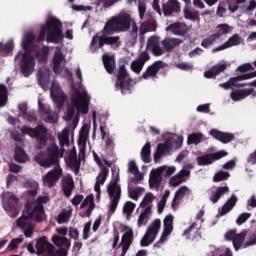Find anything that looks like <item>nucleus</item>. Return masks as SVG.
Returning <instances> with one entry per match:
<instances>
[{
	"label": "nucleus",
	"instance_id": "1",
	"mask_svg": "<svg viewBox=\"0 0 256 256\" xmlns=\"http://www.w3.org/2000/svg\"><path fill=\"white\" fill-rule=\"evenodd\" d=\"M36 163L41 167H51V165H55L54 169L50 170L44 177L43 183L46 187L55 186V183L61 179V175H63V169L59 166V148L50 146L47 148L46 152H40L35 157Z\"/></svg>",
	"mask_w": 256,
	"mask_h": 256
},
{
	"label": "nucleus",
	"instance_id": "2",
	"mask_svg": "<svg viewBox=\"0 0 256 256\" xmlns=\"http://www.w3.org/2000/svg\"><path fill=\"white\" fill-rule=\"evenodd\" d=\"M65 35H63V24L59 19L55 17H50L45 25L41 27L40 33L36 39L37 43H42V41H47V43H54V45H59L63 42Z\"/></svg>",
	"mask_w": 256,
	"mask_h": 256
},
{
	"label": "nucleus",
	"instance_id": "3",
	"mask_svg": "<svg viewBox=\"0 0 256 256\" xmlns=\"http://www.w3.org/2000/svg\"><path fill=\"white\" fill-rule=\"evenodd\" d=\"M133 17L128 13H120L108 20L103 28V33L113 35V33H127L131 29Z\"/></svg>",
	"mask_w": 256,
	"mask_h": 256
},
{
	"label": "nucleus",
	"instance_id": "4",
	"mask_svg": "<svg viewBox=\"0 0 256 256\" xmlns=\"http://www.w3.org/2000/svg\"><path fill=\"white\" fill-rule=\"evenodd\" d=\"M91 101V97L87 94V91L83 90L82 92L79 90L74 91V95L71 98L72 106H68L66 117L68 121H71L75 116V109L78 113H82V115H87L89 113V103Z\"/></svg>",
	"mask_w": 256,
	"mask_h": 256
},
{
	"label": "nucleus",
	"instance_id": "5",
	"mask_svg": "<svg viewBox=\"0 0 256 256\" xmlns=\"http://www.w3.org/2000/svg\"><path fill=\"white\" fill-rule=\"evenodd\" d=\"M175 171H177L175 166L167 165L152 169L150 172L149 186L151 189H159L161 183H163V177H171Z\"/></svg>",
	"mask_w": 256,
	"mask_h": 256
},
{
	"label": "nucleus",
	"instance_id": "6",
	"mask_svg": "<svg viewBox=\"0 0 256 256\" xmlns=\"http://www.w3.org/2000/svg\"><path fill=\"white\" fill-rule=\"evenodd\" d=\"M111 34H105L102 30V35L96 34L93 36L90 43L91 53H95L97 49H103L105 45H111L114 47H121V38L119 36H107Z\"/></svg>",
	"mask_w": 256,
	"mask_h": 256
},
{
	"label": "nucleus",
	"instance_id": "7",
	"mask_svg": "<svg viewBox=\"0 0 256 256\" xmlns=\"http://www.w3.org/2000/svg\"><path fill=\"white\" fill-rule=\"evenodd\" d=\"M107 193L111 199L109 212L111 215L117 211L119 201H121V185H119V174L113 178L107 186Z\"/></svg>",
	"mask_w": 256,
	"mask_h": 256
},
{
	"label": "nucleus",
	"instance_id": "8",
	"mask_svg": "<svg viewBox=\"0 0 256 256\" xmlns=\"http://www.w3.org/2000/svg\"><path fill=\"white\" fill-rule=\"evenodd\" d=\"M22 135H28L38 142V149H45L47 146V128L43 125H38L36 128L23 126L21 128Z\"/></svg>",
	"mask_w": 256,
	"mask_h": 256
},
{
	"label": "nucleus",
	"instance_id": "9",
	"mask_svg": "<svg viewBox=\"0 0 256 256\" xmlns=\"http://www.w3.org/2000/svg\"><path fill=\"white\" fill-rule=\"evenodd\" d=\"M33 52H19L15 56V61L20 58V70L24 77H29L30 75H33V72L35 71V56L32 54Z\"/></svg>",
	"mask_w": 256,
	"mask_h": 256
},
{
	"label": "nucleus",
	"instance_id": "10",
	"mask_svg": "<svg viewBox=\"0 0 256 256\" xmlns=\"http://www.w3.org/2000/svg\"><path fill=\"white\" fill-rule=\"evenodd\" d=\"M116 79L115 85L120 89L122 95H127V93L131 94L133 79L129 77V72H127L125 64L119 66Z\"/></svg>",
	"mask_w": 256,
	"mask_h": 256
},
{
	"label": "nucleus",
	"instance_id": "11",
	"mask_svg": "<svg viewBox=\"0 0 256 256\" xmlns=\"http://www.w3.org/2000/svg\"><path fill=\"white\" fill-rule=\"evenodd\" d=\"M25 209L26 211L22 217H26L29 221H36V223H43V221H45L44 206H37L33 202H27Z\"/></svg>",
	"mask_w": 256,
	"mask_h": 256
},
{
	"label": "nucleus",
	"instance_id": "12",
	"mask_svg": "<svg viewBox=\"0 0 256 256\" xmlns=\"http://www.w3.org/2000/svg\"><path fill=\"white\" fill-rule=\"evenodd\" d=\"M2 203L5 211L13 213V217H17L19 213V198L11 192H6L2 196Z\"/></svg>",
	"mask_w": 256,
	"mask_h": 256
},
{
	"label": "nucleus",
	"instance_id": "13",
	"mask_svg": "<svg viewBox=\"0 0 256 256\" xmlns=\"http://www.w3.org/2000/svg\"><path fill=\"white\" fill-rule=\"evenodd\" d=\"M173 219H175L173 214H168L165 216L163 220L164 229H163L162 235L159 241H157L154 244V247H161V245H163V243L167 241V237L171 235V233H173Z\"/></svg>",
	"mask_w": 256,
	"mask_h": 256
},
{
	"label": "nucleus",
	"instance_id": "14",
	"mask_svg": "<svg viewBox=\"0 0 256 256\" xmlns=\"http://www.w3.org/2000/svg\"><path fill=\"white\" fill-rule=\"evenodd\" d=\"M162 12L164 17H175L181 13V3L178 0H168L162 4Z\"/></svg>",
	"mask_w": 256,
	"mask_h": 256
},
{
	"label": "nucleus",
	"instance_id": "15",
	"mask_svg": "<svg viewBox=\"0 0 256 256\" xmlns=\"http://www.w3.org/2000/svg\"><path fill=\"white\" fill-rule=\"evenodd\" d=\"M167 64L161 60L155 61L151 65L147 67L145 72L142 74V79H157V73L161 71V69H165Z\"/></svg>",
	"mask_w": 256,
	"mask_h": 256
},
{
	"label": "nucleus",
	"instance_id": "16",
	"mask_svg": "<svg viewBox=\"0 0 256 256\" xmlns=\"http://www.w3.org/2000/svg\"><path fill=\"white\" fill-rule=\"evenodd\" d=\"M50 95L58 109H61L63 105H65V101L67 99V96L63 92V90L60 88L57 84H52L50 88Z\"/></svg>",
	"mask_w": 256,
	"mask_h": 256
},
{
	"label": "nucleus",
	"instance_id": "17",
	"mask_svg": "<svg viewBox=\"0 0 256 256\" xmlns=\"http://www.w3.org/2000/svg\"><path fill=\"white\" fill-rule=\"evenodd\" d=\"M223 157H227L226 151H219L216 153L205 154L197 158V163L200 166L212 165V163H215V161H219V159H223Z\"/></svg>",
	"mask_w": 256,
	"mask_h": 256
},
{
	"label": "nucleus",
	"instance_id": "18",
	"mask_svg": "<svg viewBox=\"0 0 256 256\" xmlns=\"http://www.w3.org/2000/svg\"><path fill=\"white\" fill-rule=\"evenodd\" d=\"M149 59H151V56L147 51L140 53L138 58L131 62V71H133V73H136V75H139V73L143 71V67H145V64L147 63V61H149Z\"/></svg>",
	"mask_w": 256,
	"mask_h": 256
},
{
	"label": "nucleus",
	"instance_id": "19",
	"mask_svg": "<svg viewBox=\"0 0 256 256\" xmlns=\"http://www.w3.org/2000/svg\"><path fill=\"white\" fill-rule=\"evenodd\" d=\"M147 49H150L155 57L165 55V48L161 47V41L157 36H151L147 41Z\"/></svg>",
	"mask_w": 256,
	"mask_h": 256
},
{
	"label": "nucleus",
	"instance_id": "20",
	"mask_svg": "<svg viewBox=\"0 0 256 256\" xmlns=\"http://www.w3.org/2000/svg\"><path fill=\"white\" fill-rule=\"evenodd\" d=\"M256 77V71L250 72L247 74L238 75L236 77L230 78L227 82L220 84V87L223 89H231L232 87H235V83L237 81H246V79H253Z\"/></svg>",
	"mask_w": 256,
	"mask_h": 256
},
{
	"label": "nucleus",
	"instance_id": "21",
	"mask_svg": "<svg viewBox=\"0 0 256 256\" xmlns=\"http://www.w3.org/2000/svg\"><path fill=\"white\" fill-rule=\"evenodd\" d=\"M16 223L17 226L23 230L25 237H33V229L35 226L33 225V222L29 220V218L20 217L17 219Z\"/></svg>",
	"mask_w": 256,
	"mask_h": 256
},
{
	"label": "nucleus",
	"instance_id": "22",
	"mask_svg": "<svg viewBox=\"0 0 256 256\" xmlns=\"http://www.w3.org/2000/svg\"><path fill=\"white\" fill-rule=\"evenodd\" d=\"M210 135L216 139L217 141H220V143H231V141H233V139H235V135L233 133H229V132H221L217 129H212L210 130Z\"/></svg>",
	"mask_w": 256,
	"mask_h": 256
},
{
	"label": "nucleus",
	"instance_id": "23",
	"mask_svg": "<svg viewBox=\"0 0 256 256\" xmlns=\"http://www.w3.org/2000/svg\"><path fill=\"white\" fill-rule=\"evenodd\" d=\"M171 152V144L169 142L159 143L154 153V162L159 163L161 157H166Z\"/></svg>",
	"mask_w": 256,
	"mask_h": 256
},
{
	"label": "nucleus",
	"instance_id": "24",
	"mask_svg": "<svg viewBox=\"0 0 256 256\" xmlns=\"http://www.w3.org/2000/svg\"><path fill=\"white\" fill-rule=\"evenodd\" d=\"M167 31H171L173 35H178L180 37H183L187 35V32L189 31V27L187 24L183 22H176L172 23L167 27Z\"/></svg>",
	"mask_w": 256,
	"mask_h": 256
},
{
	"label": "nucleus",
	"instance_id": "25",
	"mask_svg": "<svg viewBox=\"0 0 256 256\" xmlns=\"http://www.w3.org/2000/svg\"><path fill=\"white\" fill-rule=\"evenodd\" d=\"M37 255L53 253V245L47 241V237H42L36 242Z\"/></svg>",
	"mask_w": 256,
	"mask_h": 256
},
{
	"label": "nucleus",
	"instance_id": "26",
	"mask_svg": "<svg viewBox=\"0 0 256 256\" xmlns=\"http://www.w3.org/2000/svg\"><path fill=\"white\" fill-rule=\"evenodd\" d=\"M235 45H241V37L239 34H234L231 36L224 44L214 48L212 53H217L219 51H224V49H229V47H235Z\"/></svg>",
	"mask_w": 256,
	"mask_h": 256
},
{
	"label": "nucleus",
	"instance_id": "27",
	"mask_svg": "<svg viewBox=\"0 0 256 256\" xmlns=\"http://www.w3.org/2000/svg\"><path fill=\"white\" fill-rule=\"evenodd\" d=\"M183 237L190 241H195V239H201V233L197 229V222H193L188 228L183 232Z\"/></svg>",
	"mask_w": 256,
	"mask_h": 256
},
{
	"label": "nucleus",
	"instance_id": "28",
	"mask_svg": "<svg viewBox=\"0 0 256 256\" xmlns=\"http://www.w3.org/2000/svg\"><path fill=\"white\" fill-rule=\"evenodd\" d=\"M181 43H183V40L179 38H165L161 41V45L166 53H171V51H173L175 47H179Z\"/></svg>",
	"mask_w": 256,
	"mask_h": 256
},
{
	"label": "nucleus",
	"instance_id": "29",
	"mask_svg": "<svg viewBox=\"0 0 256 256\" xmlns=\"http://www.w3.org/2000/svg\"><path fill=\"white\" fill-rule=\"evenodd\" d=\"M87 137H89V132L86 128H81L78 138L79 146V157H85V149H87Z\"/></svg>",
	"mask_w": 256,
	"mask_h": 256
},
{
	"label": "nucleus",
	"instance_id": "30",
	"mask_svg": "<svg viewBox=\"0 0 256 256\" xmlns=\"http://www.w3.org/2000/svg\"><path fill=\"white\" fill-rule=\"evenodd\" d=\"M63 61H65V55H63L61 50H56L53 57V72L56 75L62 73L63 68L61 67V63H63Z\"/></svg>",
	"mask_w": 256,
	"mask_h": 256
},
{
	"label": "nucleus",
	"instance_id": "31",
	"mask_svg": "<svg viewBox=\"0 0 256 256\" xmlns=\"http://www.w3.org/2000/svg\"><path fill=\"white\" fill-rule=\"evenodd\" d=\"M237 201H239V199H237V196L235 194H232L219 211L220 217H223L224 215H227V213L233 211V208L235 207V205H237Z\"/></svg>",
	"mask_w": 256,
	"mask_h": 256
},
{
	"label": "nucleus",
	"instance_id": "32",
	"mask_svg": "<svg viewBox=\"0 0 256 256\" xmlns=\"http://www.w3.org/2000/svg\"><path fill=\"white\" fill-rule=\"evenodd\" d=\"M102 61L107 73H109V75H113L115 72V67H117L115 56L104 54L102 56Z\"/></svg>",
	"mask_w": 256,
	"mask_h": 256
},
{
	"label": "nucleus",
	"instance_id": "33",
	"mask_svg": "<svg viewBox=\"0 0 256 256\" xmlns=\"http://www.w3.org/2000/svg\"><path fill=\"white\" fill-rule=\"evenodd\" d=\"M190 173L189 170H181L178 174L170 178L169 185L171 187H179L185 181V177H189Z\"/></svg>",
	"mask_w": 256,
	"mask_h": 256
},
{
	"label": "nucleus",
	"instance_id": "34",
	"mask_svg": "<svg viewBox=\"0 0 256 256\" xmlns=\"http://www.w3.org/2000/svg\"><path fill=\"white\" fill-rule=\"evenodd\" d=\"M227 69V64H219L212 66L209 70L204 72V77L206 79H213L219 75V73H223Z\"/></svg>",
	"mask_w": 256,
	"mask_h": 256
},
{
	"label": "nucleus",
	"instance_id": "35",
	"mask_svg": "<svg viewBox=\"0 0 256 256\" xmlns=\"http://www.w3.org/2000/svg\"><path fill=\"white\" fill-rule=\"evenodd\" d=\"M67 163L70 167H74L76 173H79V168L81 167V162L77 160V149L75 146L69 151Z\"/></svg>",
	"mask_w": 256,
	"mask_h": 256
},
{
	"label": "nucleus",
	"instance_id": "36",
	"mask_svg": "<svg viewBox=\"0 0 256 256\" xmlns=\"http://www.w3.org/2000/svg\"><path fill=\"white\" fill-rule=\"evenodd\" d=\"M35 42V35L33 33H28L24 36L22 47L24 49V52L33 53L35 51V47L33 46V43Z\"/></svg>",
	"mask_w": 256,
	"mask_h": 256
},
{
	"label": "nucleus",
	"instance_id": "37",
	"mask_svg": "<svg viewBox=\"0 0 256 256\" xmlns=\"http://www.w3.org/2000/svg\"><path fill=\"white\" fill-rule=\"evenodd\" d=\"M253 88L249 89H241V90H233L230 94L232 101H241V99H245V97H249L252 95Z\"/></svg>",
	"mask_w": 256,
	"mask_h": 256
},
{
	"label": "nucleus",
	"instance_id": "38",
	"mask_svg": "<svg viewBox=\"0 0 256 256\" xmlns=\"http://www.w3.org/2000/svg\"><path fill=\"white\" fill-rule=\"evenodd\" d=\"M161 230V219H155L147 228L146 234L152 237L154 240L157 235H159V231Z\"/></svg>",
	"mask_w": 256,
	"mask_h": 256
},
{
	"label": "nucleus",
	"instance_id": "39",
	"mask_svg": "<svg viewBox=\"0 0 256 256\" xmlns=\"http://www.w3.org/2000/svg\"><path fill=\"white\" fill-rule=\"evenodd\" d=\"M229 193L228 186H219L217 187L216 191L212 193V195L209 197L211 203H218L219 199L223 197L224 195H227Z\"/></svg>",
	"mask_w": 256,
	"mask_h": 256
},
{
	"label": "nucleus",
	"instance_id": "40",
	"mask_svg": "<svg viewBox=\"0 0 256 256\" xmlns=\"http://www.w3.org/2000/svg\"><path fill=\"white\" fill-rule=\"evenodd\" d=\"M51 79V70L47 67H42L38 71V82L42 85H47Z\"/></svg>",
	"mask_w": 256,
	"mask_h": 256
},
{
	"label": "nucleus",
	"instance_id": "41",
	"mask_svg": "<svg viewBox=\"0 0 256 256\" xmlns=\"http://www.w3.org/2000/svg\"><path fill=\"white\" fill-rule=\"evenodd\" d=\"M73 189H75V182L73 178H67L62 183V191L65 197H71V193H73Z\"/></svg>",
	"mask_w": 256,
	"mask_h": 256
},
{
	"label": "nucleus",
	"instance_id": "42",
	"mask_svg": "<svg viewBox=\"0 0 256 256\" xmlns=\"http://www.w3.org/2000/svg\"><path fill=\"white\" fill-rule=\"evenodd\" d=\"M245 237H247V232L242 231L236 234L234 240L232 241L235 251H239L245 245Z\"/></svg>",
	"mask_w": 256,
	"mask_h": 256
},
{
	"label": "nucleus",
	"instance_id": "43",
	"mask_svg": "<svg viewBox=\"0 0 256 256\" xmlns=\"http://www.w3.org/2000/svg\"><path fill=\"white\" fill-rule=\"evenodd\" d=\"M183 13L184 19H188V21H201L198 10H191L189 9V6H185L183 9Z\"/></svg>",
	"mask_w": 256,
	"mask_h": 256
},
{
	"label": "nucleus",
	"instance_id": "44",
	"mask_svg": "<svg viewBox=\"0 0 256 256\" xmlns=\"http://www.w3.org/2000/svg\"><path fill=\"white\" fill-rule=\"evenodd\" d=\"M52 241L56 247H64L65 249L71 247V241L65 236L54 235Z\"/></svg>",
	"mask_w": 256,
	"mask_h": 256
},
{
	"label": "nucleus",
	"instance_id": "45",
	"mask_svg": "<svg viewBox=\"0 0 256 256\" xmlns=\"http://www.w3.org/2000/svg\"><path fill=\"white\" fill-rule=\"evenodd\" d=\"M58 139H59V144H60L62 153H65V148H63V147H69V145H70V142H69V129L65 128L62 131L61 135L58 136Z\"/></svg>",
	"mask_w": 256,
	"mask_h": 256
},
{
	"label": "nucleus",
	"instance_id": "46",
	"mask_svg": "<svg viewBox=\"0 0 256 256\" xmlns=\"http://www.w3.org/2000/svg\"><path fill=\"white\" fill-rule=\"evenodd\" d=\"M140 155L143 163H151V142H146L141 149Z\"/></svg>",
	"mask_w": 256,
	"mask_h": 256
},
{
	"label": "nucleus",
	"instance_id": "47",
	"mask_svg": "<svg viewBox=\"0 0 256 256\" xmlns=\"http://www.w3.org/2000/svg\"><path fill=\"white\" fill-rule=\"evenodd\" d=\"M131 243H133V230H128L122 236V240H121L122 249H124V251L129 250V247H131Z\"/></svg>",
	"mask_w": 256,
	"mask_h": 256
},
{
	"label": "nucleus",
	"instance_id": "48",
	"mask_svg": "<svg viewBox=\"0 0 256 256\" xmlns=\"http://www.w3.org/2000/svg\"><path fill=\"white\" fill-rule=\"evenodd\" d=\"M151 215V208H145L143 212L140 213L138 220H137V226L143 227V225H147L149 223V216Z\"/></svg>",
	"mask_w": 256,
	"mask_h": 256
},
{
	"label": "nucleus",
	"instance_id": "49",
	"mask_svg": "<svg viewBox=\"0 0 256 256\" xmlns=\"http://www.w3.org/2000/svg\"><path fill=\"white\" fill-rule=\"evenodd\" d=\"M49 57V47L44 46L40 50H37L34 58L38 59L39 63H45Z\"/></svg>",
	"mask_w": 256,
	"mask_h": 256
},
{
	"label": "nucleus",
	"instance_id": "50",
	"mask_svg": "<svg viewBox=\"0 0 256 256\" xmlns=\"http://www.w3.org/2000/svg\"><path fill=\"white\" fill-rule=\"evenodd\" d=\"M203 141V133L194 132L188 135L187 144L188 145H199Z\"/></svg>",
	"mask_w": 256,
	"mask_h": 256
},
{
	"label": "nucleus",
	"instance_id": "51",
	"mask_svg": "<svg viewBox=\"0 0 256 256\" xmlns=\"http://www.w3.org/2000/svg\"><path fill=\"white\" fill-rule=\"evenodd\" d=\"M9 101V90L4 84H0V107H5Z\"/></svg>",
	"mask_w": 256,
	"mask_h": 256
},
{
	"label": "nucleus",
	"instance_id": "52",
	"mask_svg": "<svg viewBox=\"0 0 256 256\" xmlns=\"http://www.w3.org/2000/svg\"><path fill=\"white\" fill-rule=\"evenodd\" d=\"M14 159L17 163H25L27 161V153L23 148L17 146L14 153Z\"/></svg>",
	"mask_w": 256,
	"mask_h": 256
},
{
	"label": "nucleus",
	"instance_id": "53",
	"mask_svg": "<svg viewBox=\"0 0 256 256\" xmlns=\"http://www.w3.org/2000/svg\"><path fill=\"white\" fill-rule=\"evenodd\" d=\"M135 207H137V205L131 201H127L125 202L124 206H123V213L124 215H126V219L127 221H129L131 219V215H133V212L135 211Z\"/></svg>",
	"mask_w": 256,
	"mask_h": 256
},
{
	"label": "nucleus",
	"instance_id": "54",
	"mask_svg": "<svg viewBox=\"0 0 256 256\" xmlns=\"http://www.w3.org/2000/svg\"><path fill=\"white\" fill-rule=\"evenodd\" d=\"M217 32L214 33V35L218 38L221 39L223 35H227V33H231V26L229 24H219L217 27Z\"/></svg>",
	"mask_w": 256,
	"mask_h": 256
},
{
	"label": "nucleus",
	"instance_id": "55",
	"mask_svg": "<svg viewBox=\"0 0 256 256\" xmlns=\"http://www.w3.org/2000/svg\"><path fill=\"white\" fill-rule=\"evenodd\" d=\"M131 30L129 31V39L130 41H132V43H136L137 42V37H139V26H137V22L135 20H132L131 23Z\"/></svg>",
	"mask_w": 256,
	"mask_h": 256
},
{
	"label": "nucleus",
	"instance_id": "56",
	"mask_svg": "<svg viewBox=\"0 0 256 256\" xmlns=\"http://www.w3.org/2000/svg\"><path fill=\"white\" fill-rule=\"evenodd\" d=\"M157 27L153 22H143L140 26L139 35L143 36L145 33H149L151 31H155Z\"/></svg>",
	"mask_w": 256,
	"mask_h": 256
},
{
	"label": "nucleus",
	"instance_id": "57",
	"mask_svg": "<svg viewBox=\"0 0 256 256\" xmlns=\"http://www.w3.org/2000/svg\"><path fill=\"white\" fill-rule=\"evenodd\" d=\"M15 49V44H13V41H8L5 44L0 43V55H9Z\"/></svg>",
	"mask_w": 256,
	"mask_h": 256
},
{
	"label": "nucleus",
	"instance_id": "58",
	"mask_svg": "<svg viewBox=\"0 0 256 256\" xmlns=\"http://www.w3.org/2000/svg\"><path fill=\"white\" fill-rule=\"evenodd\" d=\"M128 171L129 173H132V175H134L138 181H141V179H143V175H141V173L139 172V168L137 167L135 161L132 160L129 162Z\"/></svg>",
	"mask_w": 256,
	"mask_h": 256
},
{
	"label": "nucleus",
	"instance_id": "59",
	"mask_svg": "<svg viewBox=\"0 0 256 256\" xmlns=\"http://www.w3.org/2000/svg\"><path fill=\"white\" fill-rule=\"evenodd\" d=\"M153 199H155V196H153V193H147L144 196L142 202L140 203V207H145V209L150 207V211H151V209H153Z\"/></svg>",
	"mask_w": 256,
	"mask_h": 256
},
{
	"label": "nucleus",
	"instance_id": "60",
	"mask_svg": "<svg viewBox=\"0 0 256 256\" xmlns=\"http://www.w3.org/2000/svg\"><path fill=\"white\" fill-rule=\"evenodd\" d=\"M107 177H109V168L103 166L101 168V172L96 177V183H99L100 185H105V181H107Z\"/></svg>",
	"mask_w": 256,
	"mask_h": 256
},
{
	"label": "nucleus",
	"instance_id": "61",
	"mask_svg": "<svg viewBox=\"0 0 256 256\" xmlns=\"http://www.w3.org/2000/svg\"><path fill=\"white\" fill-rule=\"evenodd\" d=\"M231 177V174L227 171L220 170L213 176L214 183H221V181H227Z\"/></svg>",
	"mask_w": 256,
	"mask_h": 256
},
{
	"label": "nucleus",
	"instance_id": "62",
	"mask_svg": "<svg viewBox=\"0 0 256 256\" xmlns=\"http://www.w3.org/2000/svg\"><path fill=\"white\" fill-rule=\"evenodd\" d=\"M247 0H227L228 10L230 13H235L239 11V5L241 3H246Z\"/></svg>",
	"mask_w": 256,
	"mask_h": 256
},
{
	"label": "nucleus",
	"instance_id": "63",
	"mask_svg": "<svg viewBox=\"0 0 256 256\" xmlns=\"http://www.w3.org/2000/svg\"><path fill=\"white\" fill-rule=\"evenodd\" d=\"M217 39L219 38L216 37L215 34H211L209 37L202 40L201 47H204V49H209V47H211V45H213Z\"/></svg>",
	"mask_w": 256,
	"mask_h": 256
},
{
	"label": "nucleus",
	"instance_id": "64",
	"mask_svg": "<svg viewBox=\"0 0 256 256\" xmlns=\"http://www.w3.org/2000/svg\"><path fill=\"white\" fill-rule=\"evenodd\" d=\"M38 107L39 113L42 114V117H45V115H48L49 113L53 112V110H51V106L43 104L41 102H38Z\"/></svg>",
	"mask_w": 256,
	"mask_h": 256
}]
</instances>
